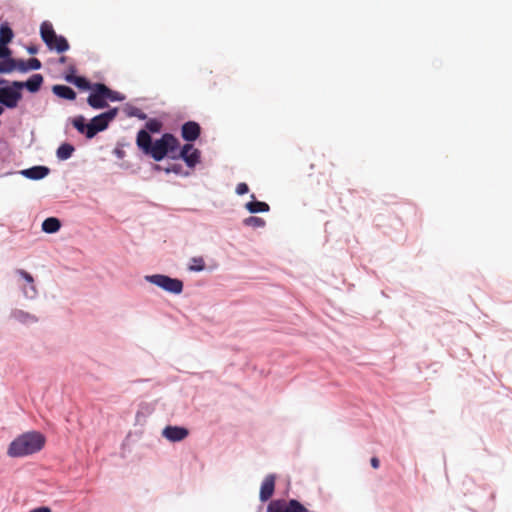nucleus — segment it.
I'll use <instances>...</instances> for the list:
<instances>
[{
	"instance_id": "f257e3e1",
	"label": "nucleus",
	"mask_w": 512,
	"mask_h": 512,
	"mask_svg": "<svg viewBox=\"0 0 512 512\" xmlns=\"http://www.w3.org/2000/svg\"><path fill=\"white\" fill-rule=\"evenodd\" d=\"M45 437L40 432L24 433L14 439L8 448L11 457H24L40 451L45 445Z\"/></svg>"
},
{
	"instance_id": "f03ea898",
	"label": "nucleus",
	"mask_w": 512,
	"mask_h": 512,
	"mask_svg": "<svg viewBox=\"0 0 512 512\" xmlns=\"http://www.w3.org/2000/svg\"><path fill=\"white\" fill-rule=\"evenodd\" d=\"M87 98V103L94 109H104L108 107V101H122L124 96L119 92L111 90L103 83H93V88Z\"/></svg>"
},
{
	"instance_id": "7ed1b4c3",
	"label": "nucleus",
	"mask_w": 512,
	"mask_h": 512,
	"mask_svg": "<svg viewBox=\"0 0 512 512\" xmlns=\"http://www.w3.org/2000/svg\"><path fill=\"white\" fill-rule=\"evenodd\" d=\"M179 147L178 139L170 134L165 133L162 137L156 140L148 153L154 160H162L168 152H173Z\"/></svg>"
},
{
	"instance_id": "20e7f679",
	"label": "nucleus",
	"mask_w": 512,
	"mask_h": 512,
	"mask_svg": "<svg viewBox=\"0 0 512 512\" xmlns=\"http://www.w3.org/2000/svg\"><path fill=\"white\" fill-rule=\"evenodd\" d=\"M118 114L117 108H112L107 112L95 116L90 123H88V130L86 131L87 138H93L98 132L105 130Z\"/></svg>"
},
{
	"instance_id": "39448f33",
	"label": "nucleus",
	"mask_w": 512,
	"mask_h": 512,
	"mask_svg": "<svg viewBox=\"0 0 512 512\" xmlns=\"http://www.w3.org/2000/svg\"><path fill=\"white\" fill-rule=\"evenodd\" d=\"M145 279L146 281L173 294H180L183 290V282L177 278H171L162 274H155L147 275Z\"/></svg>"
},
{
	"instance_id": "423d86ee",
	"label": "nucleus",
	"mask_w": 512,
	"mask_h": 512,
	"mask_svg": "<svg viewBox=\"0 0 512 512\" xmlns=\"http://www.w3.org/2000/svg\"><path fill=\"white\" fill-rule=\"evenodd\" d=\"M267 512H310L299 501L291 499L286 500H273L267 507Z\"/></svg>"
},
{
	"instance_id": "0eeeda50",
	"label": "nucleus",
	"mask_w": 512,
	"mask_h": 512,
	"mask_svg": "<svg viewBox=\"0 0 512 512\" xmlns=\"http://www.w3.org/2000/svg\"><path fill=\"white\" fill-rule=\"evenodd\" d=\"M21 98L20 89L13 87V84L9 87L0 88V103L7 108H15Z\"/></svg>"
},
{
	"instance_id": "6e6552de",
	"label": "nucleus",
	"mask_w": 512,
	"mask_h": 512,
	"mask_svg": "<svg viewBox=\"0 0 512 512\" xmlns=\"http://www.w3.org/2000/svg\"><path fill=\"white\" fill-rule=\"evenodd\" d=\"M189 435V430L180 426H166L162 431V436L170 442H179Z\"/></svg>"
},
{
	"instance_id": "1a4fd4ad",
	"label": "nucleus",
	"mask_w": 512,
	"mask_h": 512,
	"mask_svg": "<svg viewBox=\"0 0 512 512\" xmlns=\"http://www.w3.org/2000/svg\"><path fill=\"white\" fill-rule=\"evenodd\" d=\"M43 83V76L41 74H33L26 82L14 81L13 87L17 89L26 88L29 92L35 93L39 91Z\"/></svg>"
},
{
	"instance_id": "9d476101",
	"label": "nucleus",
	"mask_w": 512,
	"mask_h": 512,
	"mask_svg": "<svg viewBox=\"0 0 512 512\" xmlns=\"http://www.w3.org/2000/svg\"><path fill=\"white\" fill-rule=\"evenodd\" d=\"M180 156L189 167H194L200 160V151L192 144H185L181 149Z\"/></svg>"
},
{
	"instance_id": "9b49d317",
	"label": "nucleus",
	"mask_w": 512,
	"mask_h": 512,
	"mask_svg": "<svg viewBox=\"0 0 512 512\" xmlns=\"http://www.w3.org/2000/svg\"><path fill=\"white\" fill-rule=\"evenodd\" d=\"M201 133V127L197 122L188 121L182 125L181 136L184 140L195 141Z\"/></svg>"
},
{
	"instance_id": "f8f14e48",
	"label": "nucleus",
	"mask_w": 512,
	"mask_h": 512,
	"mask_svg": "<svg viewBox=\"0 0 512 512\" xmlns=\"http://www.w3.org/2000/svg\"><path fill=\"white\" fill-rule=\"evenodd\" d=\"M275 480L276 477L273 474H269L264 478L259 494V498L262 502H266L272 497L275 490Z\"/></svg>"
},
{
	"instance_id": "ddd939ff",
	"label": "nucleus",
	"mask_w": 512,
	"mask_h": 512,
	"mask_svg": "<svg viewBox=\"0 0 512 512\" xmlns=\"http://www.w3.org/2000/svg\"><path fill=\"white\" fill-rule=\"evenodd\" d=\"M40 34L45 44L48 47H52L53 39H56L57 35L53 29L52 24L47 21L43 22L40 27Z\"/></svg>"
},
{
	"instance_id": "4468645a",
	"label": "nucleus",
	"mask_w": 512,
	"mask_h": 512,
	"mask_svg": "<svg viewBox=\"0 0 512 512\" xmlns=\"http://www.w3.org/2000/svg\"><path fill=\"white\" fill-rule=\"evenodd\" d=\"M152 138L146 130H140L137 134V145L145 153L148 154L152 147Z\"/></svg>"
},
{
	"instance_id": "2eb2a0df",
	"label": "nucleus",
	"mask_w": 512,
	"mask_h": 512,
	"mask_svg": "<svg viewBox=\"0 0 512 512\" xmlns=\"http://www.w3.org/2000/svg\"><path fill=\"white\" fill-rule=\"evenodd\" d=\"M49 173V168L45 166H34L32 168L26 169L22 171V174L29 179L39 180L47 176Z\"/></svg>"
},
{
	"instance_id": "dca6fc26",
	"label": "nucleus",
	"mask_w": 512,
	"mask_h": 512,
	"mask_svg": "<svg viewBox=\"0 0 512 512\" xmlns=\"http://www.w3.org/2000/svg\"><path fill=\"white\" fill-rule=\"evenodd\" d=\"M53 93L63 99L67 100H75L76 99V93L75 91L66 85H54L52 87Z\"/></svg>"
},
{
	"instance_id": "f3484780",
	"label": "nucleus",
	"mask_w": 512,
	"mask_h": 512,
	"mask_svg": "<svg viewBox=\"0 0 512 512\" xmlns=\"http://www.w3.org/2000/svg\"><path fill=\"white\" fill-rule=\"evenodd\" d=\"M65 79L67 82L74 84L76 87L82 90H91L93 88V84L82 76H75L70 74L67 75Z\"/></svg>"
},
{
	"instance_id": "a211bd4d",
	"label": "nucleus",
	"mask_w": 512,
	"mask_h": 512,
	"mask_svg": "<svg viewBox=\"0 0 512 512\" xmlns=\"http://www.w3.org/2000/svg\"><path fill=\"white\" fill-rule=\"evenodd\" d=\"M17 273L30 285L29 289L25 290L24 293L27 297L33 298L36 293V287L34 285V279L30 273L25 270L18 269Z\"/></svg>"
},
{
	"instance_id": "6ab92c4d",
	"label": "nucleus",
	"mask_w": 512,
	"mask_h": 512,
	"mask_svg": "<svg viewBox=\"0 0 512 512\" xmlns=\"http://www.w3.org/2000/svg\"><path fill=\"white\" fill-rule=\"evenodd\" d=\"M60 228L61 222L58 218L55 217H49L42 223V230L49 234L56 233Z\"/></svg>"
},
{
	"instance_id": "aec40b11",
	"label": "nucleus",
	"mask_w": 512,
	"mask_h": 512,
	"mask_svg": "<svg viewBox=\"0 0 512 512\" xmlns=\"http://www.w3.org/2000/svg\"><path fill=\"white\" fill-rule=\"evenodd\" d=\"M74 151L75 148L73 145L69 143H63L58 147L56 151V156L59 160H67L72 156Z\"/></svg>"
},
{
	"instance_id": "412c9836",
	"label": "nucleus",
	"mask_w": 512,
	"mask_h": 512,
	"mask_svg": "<svg viewBox=\"0 0 512 512\" xmlns=\"http://www.w3.org/2000/svg\"><path fill=\"white\" fill-rule=\"evenodd\" d=\"M245 208L250 213L268 212L270 210V207L267 203L255 200L246 203Z\"/></svg>"
},
{
	"instance_id": "4be33fe9",
	"label": "nucleus",
	"mask_w": 512,
	"mask_h": 512,
	"mask_svg": "<svg viewBox=\"0 0 512 512\" xmlns=\"http://www.w3.org/2000/svg\"><path fill=\"white\" fill-rule=\"evenodd\" d=\"M51 50H56L58 53L65 52L69 49V43L63 36L56 35V39H53Z\"/></svg>"
},
{
	"instance_id": "5701e85b",
	"label": "nucleus",
	"mask_w": 512,
	"mask_h": 512,
	"mask_svg": "<svg viewBox=\"0 0 512 512\" xmlns=\"http://www.w3.org/2000/svg\"><path fill=\"white\" fill-rule=\"evenodd\" d=\"M13 38V31L12 29L6 25L2 24L0 26V42L1 44L5 45L9 43Z\"/></svg>"
},
{
	"instance_id": "b1692460",
	"label": "nucleus",
	"mask_w": 512,
	"mask_h": 512,
	"mask_svg": "<svg viewBox=\"0 0 512 512\" xmlns=\"http://www.w3.org/2000/svg\"><path fill=\"white\" fill-rule=\"evenodd\" d=\"M245 226L252 228H261L264 227L266 222L261 217L257 216H249L243 220Z\"/></svg>"
},
{
	"instance_id": "393cba45",
	"label": "nucleus",
	"mask_w": 512,
	"mask_h": 512,
	"mask_svg": "<svg viewBox=\"0 0 512 512\" xmlns=\"http://www.w3.org/2000/svg\"><path fill=\"white\" fill-rule=\"evenodd\" d=\"M189 271L200 272L205 269V261L202 257H193L188 266Z\"/></svg>"
},
{
	"instance_id": "a878e982",
	"label": "nucleus",
	"mask_w": 512,
	"mask_h": 512,
	"mask_svg": "<svg viewBox=\"0 0 512 512\" xmlns=\"http://www.w3.org/2000/svg\"><path fill=\"white\" fill-rule=\"evenodd\" d=\"M73 126L80 132L85 133L88 130V124L85 123V118L83 116H77L72 121Z\"/></svg>"
},
{
	"instance_id": "bb28decb",
	"label": "nucleus",
	"mask_w": 512,
	"mask_h": 512,
	"mask_svg": "<svg viewBox=\"0 0 512 512\" xmlns=\"http://www.w3.org/2000/svg\"><path fill=\"white\" fill-rule=\"evenodd\" d=\"M145 127L148 133H158L162 128V123L157 119H150L146 122Z\"/></svg>"
},
{
	"instance_id": "cd10ccee",
	"label": "nucleus",
	"mask_w": 512,
	"mask_h": 512,
	"mask_svg": "<svg viewBox=\"0 0 512 512\" xmlns=\"http://www.w3.org/2000/svg\"><path fill=\"white\" fill-rule=\"evenodd\" d=\"M41 66V62L37 58H30L27 61V67H21V71L38 70Z\"/></svg>"
},
{
	"instance_id": "c85d7f7f",
	"label": "nucleus",
	"mask_w": 512,
	"mask_h": 512,
	"mask_svg": "<svg viewBox=\"0 0 512 512\" xmlns=\"http://www.w3.org/2000/svg\"><path fill=\"white\" fill-rule=\"evenodd\" d=\"M249 191L248 185L246 183H239L236 187V193L238 195H244Z\"/></svg>"
},
{
	"instance_id": "c756f323",
	"label": "nucleus",
	"mask_w": 512,
	"mask_h": 512,
	"mask_svg": "<svg viewBox=\"0 0 512 512\" xmlns=\"http://www.w3.org/2000/svg\"><path fill=\"white\" fill-rule=\"evenodd\" d=\"M370 463H371V466L374 468V469H378L379 466H380V461L377 457H372L371 460H370Z\"/></svg>"
},
{
	"instance_id": "7c9ffc66",
	"label": "nucleus",
	"mask_w": 512,
	"mask_h": 512,
	"mask_svg": "<svg viewBox=\"0 0 512 512\" xmlns=\"http://www.w3.org/2000/svg\"><path fill=\"white\" fill-rule=\"evenodd\" d=\"M29 512H52V511L49 507L41 506V507L35 508Z\"/></svg>"
},
{
	"instance_id": "2f4dec72",
	"label": "nucleus",
	"mask_w": 512,
	"mask_h": 512,
	"mask_svg": "<svg viewBox=\"0 0 512 512\" xmlns=\"http://www.w3.org/2000/svg\"><path fill=\"white\" fill-rule=\"evenodd\" d=\"M21 67H27V62L20 61L19 65H18V68L21 70Z\"/></svg>"
},
{
	"instance_id": "473e14b6",
	"label": "nucleus",
	"mask_w": 512,
	"mask_h": 512,
	"mask_svg": "<svg viewBox=\"0 0 512 512\" xmlns=\"http://www.w3.org/2000/svg\"><path fill=\"white\" fill-rule=\"evenodd\" d=\"M13 69V67H8V68H0V71L1 72H9Z\"/></svg>"
},
{
	"instance_id": "72a5a7b5",
	"label": "nucleus",
	"mask_w": 512,
	"mask_h": 512,
	"mask_svg": "<svg viewBox=\"0 0 512 512\" xmlns=\"http://www.w3.org/2000/svg\"><path fill=\"white\" fill-rule=\"evenodd\" d=\"M36 51H37V50H36V48H30V49H29V52H30L31 54L36 53Z\"/></svg>"
},
{
	"instance_id": "f704fd0d",
	"label": "nucleus",
	"mask_w": 512,
	"mask_h": 512,
	"mask_svg": "<svg viewBox=\"0 0 512 512\" xmlns=\"http://www.w3.org/2000/svg\"><path fill=\"white\" fill-rule=\"evenodd\" d=\"M4 109L2 106H0V115L3 113Z\"/></svg>"
}]
</instances>
